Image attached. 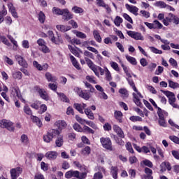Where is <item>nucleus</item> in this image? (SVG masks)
Masks as SVG:
<instances>
[{
	"label": "nucleus",
	"instance_id": "obj_1",
	"mask_svg": "<svg viewBox=\"0 0 179 179\" xmlns=\"http://www.w3.org/2000/svg\"><path fill=\"white\" fill-rule=\"evenodd\" d=\"M85 62H87V64L89 66V68H90V69L92 71H93V72L94 73L96 76H97L99 78L100 76V75L101 76H103V75H104V69H101V67H100L99 66H96L94 64V63H93V62H92V60H90L88 58H85Z\"/></svg>",
	"mask_w": 179,
	"mask_h": 179
},
{
	"label": "nucleus",
	"instance_id": "obj_2",
	"mask_svg": "<svg viewBox=\"0 0 179 179\" xmlns=\"http://www.w3.org/2000/svg\"><path fill=\"white\" fill-rule=\"evenodd\" d=\"M10 97L13 99V100H16V99H19V100H21L22 103H24L26 101L24 99H23V96H22V94L20 93V89H19V87L11 85L10 87Z\"/></svg>",
	"mask_w": 179,
	"mask_h": 179
},
{
	"label": "nucleus",
	"instance_id": "obj_3",
	"mask_svg": "<svg viewBox=\"0 0 179 179\" xmlns=\"http://www.w3.org/2000/svg\"><path fill=\"white\" fill-rule=\"evenodd\" d=\"M59 135H61V131L58 129H50L46 135L43 136V141L44 142H46V143H50L54 138H56Z\"/></svg>",
	"mask_w": 179,
	"mask_h": 179
},
{
	"label": "nucleus",
	"instance_id": "obj_4",
	"mask_svg": "<svg viewBox=\"0 0 179 179\" xmlns=\"http://www.w3.org/2000/svg\"><path fill=\"white\" fill-rule=\"evenodd\" d=\"M74 92L77 93V94L80 96L82 97V99H84V100H89L92 97V94L90 92H87L86 90H82V89L76 87L74 88Z\"/></svg>",
	"mask_w": 179,
	"mask_h": 179
},
{
	"label": "nucleus",
	"instance_id": "obj_5",
	"mask_svg": "<svg viewBox=\"0 0 179 179\" xmlns=\"http://www.w3.org/2000/svg\"><path fill=\"white\" fill-rule=\"evenodd\" d=\"M134 92H133L132 96L135 104H136L138 107H142V102H141V99H143L142 94L139 92L137 88H136V90H134Z\"/></svg>",
	"mask_w": 179,
	"mask_h": 179
},
{
	"label": "nucleus",
	"instance_id": "obj_6",
	"mask_svg": "<svg viewBox=\"0 0 179 179\" xmlns=\"http://www.w3.org/2000/svg\"><path fill=\"white\" fill-rule=\"evenodd\" d=\"M100 142L104 149H107V150H113V143H111V139H110V138L102 137L100 138Z\"/></svg>",
	"mask_w": 179,
	"mask_h": 179
},
{
	"label": "nucleus",
	"instance_id": "obj_7",
	"mask_svg": "<svg viewBox=\"0 0 179 179\" xmlns=\"http://www.w3.org/2000/svg\"><path fill=\"white\" fill-rule=\"evenodd\" d=\"M1 127L6 128L8 131H15V127H13V122L8 120H1Z\"/></svg>",
	"mask_w": 179,
	"mask_h": 179
},
{
	"label": "nucleus",
	"instance_id": "obj_8",
	"mask_svg": "<svg viewBox=\"0 0 179 179\" xmlns=\"http://www.w3.org/2000/svg\"><path fill=\"white\" fill-rule=\"evenodd\" d=\"M10 173L12 179H17V177H19L20 174L23 173V169H22L21 167L12 169H10Z\"/></svg>",
	"mask_w": 179,
	"mask_h": 179
},
{
	"label": "nucleus",
	"instance_id": "obj_9",
	"mask_svg": "<svg viewBox=\"0 0 179 179\" xmlns=\"http://www.w3.org/2000/svg\"><path fill=\"white\" fill-rule=\"evenodd\" d=\"M127 34L131 37V38H134V40H141L143 41L144 38L143 36H142V34L139 32H135L134 31H127Z\"/></svg>",
	"mask_w": 179,
	"mask_h": 179
},
{
	"label": "nucleus",
	"instance_id": "obj_10",
	"mask_svg": "<svg viewBox=\"0 0 179 179\" xmlns=\"http://www.w3.org/2000/svg\"><path fill=\"white\" fill-rule=\"evenodd\" d=\"M55 127H57V131H59L61 134V131H62V129H65L68 124H66V122H65V120H57L55 123Z\"/></svg>",
	"mask_w": 179,
	"mask_h": 179
},
{
	"label": "nucleus",
	"instance_id": "obj_11",
	"mask_svg": "<svg viewBox=\"0 0 179 179\" xmlns=\"http://www.w3.org/2000/svg\"><path fill=\"white\" fill-rule=\"evenodd\" d=\"M63 16L64 20H71V19H73V14L69 12L68 8L63 9V13L62 15Z\"/></svg>",
	"mask_w": 179,
	"mask_h": 179
},
{
	"label": "nucleus",
	"instance_id": "obj_12",
	"mask_svg": "<svg viewBox=\"0 0 179 179\" xmlns=\"http://www.w3.org/2000/svg\"><path fill=\"white\" fill-rule=\"evenodd\" d=\"M133 148H134V149H136V150H137L138 153H150V150L146 146H143L142 148H141L136 144H133Z\"/></svg>",
	"mask_w": 179,
	"mask_h": 179
},
{
	"label": "nucleus",
	"instance_id": "obj_13",
	"mask_svg": "<svg viewBox=\"0 0 179 179\" xmlns=\"http://www.w3.org/2000/svg\"><path fill=\"white\" fill-rule=\"evenodd\" d=\"M87 107V105L86 103H74L73 108L77 110V111L80 112V114H85V111L83 110H85Z\"/></svg>",
	"mask_w": 179,
	"mask_h": 179
},
{
	"label": "nucleus",
	"instance_id": "obj_14",
	"mask_svg": "<svg viewBox=\"0 0 179 179\" xmlns=\"http://www.w3.org/2000/svg\"><path fill=\"white\" fill-rule=\"evenodd\" d=\"M125 8L129 10V12L133 13V15H135V16H138V11L139 10V8H138V7L126 3Z\"/></svg>",
	"mask_w": 179,
	"mask_h": 179
},
{
	"label": "nucleus",
	"instance_id": "obj_15",
	"mask_svg": "<svg viewBox=\"0 0 179 179\" xmlns=\"http://www.w3.org/2000/svg\"><path fill=\"white\" fill-rule=\"evenodd\" d=\"M113 129L120 138H125V135L124 134V131H122V129H121V127H120L118 125L114 124L113 127Z\"/></svg>",
	"mask_w": 179,
	"mask_h": 179
},
{
	"label": "nucleus",
	"instance_id": "obj_16",
	"mask_svg": "<svg viewBox=\"0 0 179 179\" xmlns=\"http://www.w3.org/2000/svg\"><path fill=\"white\" fill-rule=\"evenodd\" d=\"M16 61H17L19 65L27 68V62L21 55H17L15 56Z\"/></svg>",
	"mask_w": 179,
	"mask_h": 179
},
{
	"label": "nucleus",
	"instance_id": "obj_17",
	"mask_svg": "<svg viewBox=\"0 0 179 179\" xmlns=\"http://www.w3.org/2000/svg\"><path fill=\"white\" fill-rule=\"evenodd\" d=\"M166 170L170 171L171 170V165L170 162H162L160 165V173H164Z\"/></svg>",
	"mask_w": 179,
	"mask_h": 179
},
{
	"label": "nucleus",
	"instance_id": "obj_18",
	"mask_svg": "<svg viewBox=\"0 0 179 179\" xmlns=\"http://www.w3.org/2000/svg\"><path fill=\"white\" fill-rule=\"evenodd\" d=\"M78 176H79V171H78L70 170L65 173V177L68 179L72 178V177H75L76 178Z\"/></svg>",
	"mask_w": 179,
	"mask_h": 179
},
{
	"label": "nucleus",
	"instance_id": "obj_19",
	"mask_svg": "<svg viewBox=\"0 0 179 179\" xmlns=\"http://www.w3.org/2000/svg\"><path fill=\"white\" fill-rule=\"evenodd\" d=\"M8 7L9 9V12H10L13 17H15V19H17L19 17L17 16L16 8H15V6H13V4L12 3H10L8 4Z\"/></svg>",
	"mask_w": 179,
	"mask_h": 179
},
{
	"label": "nucleus",
	"instance_id": "obj_20",
	"mask_svg": "<svg viewBox=\"0 0 179 179\" xmlns=\"http://www.w3.org/2000/svg\"><path fill=\"white\" fill-rule=\"evenodd\" d=\"M105 73V79L108 80V82H111L113 80V77L111 76V72L107 67L103 68V74Z\"/></svg>",
	"mask_w": 179,
	"mask_h": 179
},
{
	"label": "nucleus",
	"instance_id": "obj_21",
	"mask_svg": "<svg viewBox=\"0 0 179 179\" xmlns=\"http://www.w3.org/2000/svg\"><path fill=\"white\" fill-rule=\"evenodd\" d=\"M171 16H173V13H169L168 16L162 20V23L164 24V26H170V23L173 22V17Z\"/></svg>",
	"mask_w": 179,
	"mask_h": 179
},
{
	"label": "nucleus",
	"instance_id": "obj_22",
	"mask_svg": "<svg viewBox=\"0 0 179 179\" xmlns=\"http://www.w3.org/2000/svg\"><path fill=\"white\" fill-rule=\"evenodd\" d=\"M45 76L48 82L55 83V82H57V80H58V78L56 76H52V74H51V73H50V72H47L45 74Z\"/></svg>",
	"mask_w": 179,
	"mask_h": 179
},
{
	"label": "nucleus",
	"instance_id": "obj_23",
	"mask_svg": "<svg viewBox=\"0 0 179 179\" xmlns=\"http://www.w3.org/2000/svg\"><path fill=\"white\" fill-rule=\"evenodd\" d=\"M157 113L159 118L166 119L167 117H169V113L165 110H162L160 108H158Z\"/></svg>",
	"mask_w": 179,
	"mask_h": 179
},
{
	"label": "nucleus",
	"instance_id": "obj_24",
	"mask_svg": "<svg viewBox=\"0 0 179 179\" xmlns=\"http://www.w3.org/2000/svg\"><path fill=\"white\" fill-rule=\"evenodd\" d=\"M145 173L147 175H144L143 176V179H153V176H152L153 171H152V169H150L149 168H145Z\"/></svg>",
	"mask_w": 179,
	"mask_h": 179
},
{
	"label": "nucleus",
	"instance_id": "obj_25",
	"mask_svg": "<svg viewBox=\"0 0 179 179\" xmlns=\"http://www.w3.org/2000/svg\"><path fill=\"white\" fill-rule=\"evenodd\" d=\"M56 29L59 30V31L65 33V31H69V30H71V27L59 24L56 26Z\"/></svg>",
	"mask_w": 179,
	"mask_h": 179
},
{
	"label": "nucleus",
	"instance_id": "obj_26",
	"mask_svg": "<svg viewBox=\"0 0 179 179\" xmlns=\"http://www.w3.org/2000/svg\"><path fill=\"white\" fill-rule=\"evenodd\" d=\"M55 143L56 146H57L58 148H61V146L64 145V136L61 134L59 135L56 138Z\"/></svg>",
	"mask_w": 179,
	"mask_h": 179
},
{
	"label": "nucleus",
	"instance_id": "obj_27",
	"mask_svg": "<svg viewBox=\"0 0 179 179\" xmlns=\"http://www.w3.org/2000/svg\"><path fill=\"white\" fill-rule=\"evenodd\" d=\"M31 120H32L33 122H35L39 128H41L43 127V122H41V120L40 118L37 117L36 116L31 115Z\"/></svg>",
	"mask_w": 179,
	"mask_h": 179
},
{
	"label": "nucleus",
	"instance_id": "obj_28",
	"mask_svg": "<svg viewBox=\"0 0 179 179\" xmlns=\"http://www.w3.org/2000/svg\"><path fill=\"white\" fill-rule=\"evenodd\" d=\"M84 113L87 115V117L89 118V120H94V114H93V112H92L90 108H86Z\"/></svg>",
	"mask_w": 179,
	"mask_h": 179
},
{
	"label": "nucleus",
	"instance_id": "obj_29",
	"mask_svg": "<svg viewBox=\"0 0 179 179\" xmlns=\"http://www.w3.org/2000/svg\"><path fill=\"white\" fill-rule=\"evenodd\" d=\"M110 174L113 176V178L115 179L118 178V168L116 166H112L110 169Z\"/></svg>",
	"mask_w": 179,
	"mask_h": 179
},
{
	"label": "nucleus",
	"instance_id": "obj_30",
	"mask_svg": "<svg viewBox=\"0 0 179 179\" xmlns=\"http://www.w3.org/2000/svg\"><path fill=\"white\" fill-rule=\"evenodd\" d=\"M119 93L121 94V97L122 99H128V96H129V94L128 93V90L125 88H121L119 90Z\"/></svg>",
	"mask_w": 179,
	"mask_h": 179
},
{
	"label": "nucleus",
	"instance_id": "obj_31",
	"mask_svg": "<svg viewBox=\"0 0 179 179\" xmlns=\"http://www.w3.org/2000/svg\"><path fill=\"white\" fill-rule=\"evenodd\" d=\"M12 76L13 79H17V80H20L23 77V74L20 71H13L12 72Z\"/></svg>",
	"mask_w": 179,
	"mask_h": 179
},
{
	"label": "nucleus",
	"instance_id": "obj_32",
	"mask_svg": "<svg viewBox=\"0 0 179 179\" xmlns=\"http://www.w3.org/2000/svg\"><path fill=\"white\" fill-rule=\"evenodd\" d=\"M21 143L24 145V146L29 145V137L26 134H22L20 138Z\"/></svg>",
	"mask_w": 179,
	"mask_h": 179
},
{
	"label": "nucleus",
	"instance_id": "obj_33",
	"mask_svg": "<svg viewBox=\"0 0 179 179\" xmlns=\"http://www.w3.org/2000/svg\"><path fill=\"white\" fill-rule=\"evenodd\" d=\"M114 115L115 120H117L119 122H122V112L120 110H116L115 111Z\"/></svg>",
	"mask_w": 179,
	"mask_h": 179
},
{
	"label": "nucleus",
	"instance_id": "obj_34",
	"mask_svg": "<svg viewBox=\"0 0 179 179\" xmlns=\"http://www.w3.org/2000/svg\"><path fill=\"white\" fill-rule=\"evenodd\" d=\"M38 93L41 97V99H43V100H48V94H47V92L44 90V89H40L38 90Z\"/></svg>",
	"mask_w": 179,
	"mask_h": 179
},
{
	"label": "nucleus",
	"instance_id": "obj_35",
	"mask_svg": "<svg viewBox=\"0 0 179 179\" xmlns=\"http://www.w3.org/2000/svg\"><path fill=\"white\" fill-rule=\"evenodd\" d=\"M93 36L97 43H101V36H100L99 31L94 30L93 31Z\"/></svg>",
	"mask_w": 179,
	"mask_h": 179
},
{
	"label": "nucleus",
	"instance_id": "obj_36",
	"mask_svg": "<svg viewBox=\"0 0 179 179\" xmlns=\"http://www.w3.org/2000/svg\"><path fill=\"white\" fill-rule=\"evenodd\" d=\"M70 59H71L73 66H75V68H76V69H78V70L80 69L79 63L78 62V61H76V59L73 55H70Z\"/></svg>",
	"mask_w": 179,
	"mask_h": 179
},
{
	"label": "nucleus",
	"instance_id": "obj_37",
	"mask_svg": "<svg viewBox=\"0 0 179 179\" xmlns=\"http://www.w3.org/2000/svg\"><path fill=\"white\" fill-rule=\"evenodd\" d=\"M126 59L131 64V65H136L138 64V62H136V59L135 57L129 56V55H126Z\"/></svg>",
	"mask_w": 179,
	"mask_h": 179
},
{
	"label": "nucleus",
	"instance_id": "obj_38",
	"mask_svg": "<svg viewBox=\"0 0 179 179\" xmlns=\"http://www.w3.org/2000/svg\"><path fill=\"white\" fill-rule=\"evenodd\" d=\"M73 34H76V37H78V38H86L87 37L85 33L80 32L79 31L73 30Z\"/></svg>",
	"mask_w": 179,
	"mask_h": 179
},
{
	"label": "nucleus",
	"instance_id": "obj_39",
	"mask_svg": "<svg viewBox=\"0 0 179 179\" xmlns=\"http://www.w3.org/2000/svg\"><path fill=\"white\" fill-rule=\"evenodd\" d=\"M123 20L121 17L120 16H116L113 22L115 24V26H117V27H120V26H121V23H122Z\"/></svg>",
	"mask_w": 179,
	"mask_h": 179
},
{
	"label": "nucleus",
	"instance_id": "obj_40",
	"mask_svg": "<svg viewBox=\"0 0 179 179\" xmlns=\"http://www.w3.org/2000/svg\"><path fill=\"white\" fill-rule=\"evenodd\" d=\"M51 41L52 43H54V44H62V43H64V41H62V37L59 35L57 36V38H55V36L53 40Z\"/></svg>",
	"mask_w": 179,
	"mask_h": 179
},
{
	"label": "nucleus",
	"instance_id": "obj_41",
	"mask_svg": "<svg viewBox=\"0 0 179 179\" xmlns=\"http://www.w3.org/2000/svg\"><path fill=\"white\" fill-rule=\"evenodd\" d=\"M69 50H70L71 52H72V54H73V55H75L76 57H80V54H79V52L77 51V50L72 45H69Z\"/></svg>",
	"mask_w": 179,
	"mask_h": 179
},
{
	"label": "nucleus",
	"instance_id": "obj_42",
	"mask_svg": "<svg viewBox=\"0 0 179 179\" xmlns=\"http://www.w3.org/2000/svg\"><path fill=\"white\" fill-rule=\"evenodd\" d=\"M52 13L54 15H62V14L64 13V9L54 7L52 8Z\"/></svg>",
	"mask_w": 179,
	"mask_h": 179
},
{
	"label": "nucleus",
	"instance_id": "obj_43",
	"mask_svg": "<svg viewBox=\"0 0 179 179\" xmlns=\"http://www.w3.org/2000/svg\"><path fill=\"white\" fill-rule=\"evenodd\" d=\"M71 10L76 14H79V13H83V12H85V10H83V8H80V7H78V6H73L71 8Z\"/></svg>",
	"mask_w": 179,
	"mask_h": 179
},
{
	"label": "nucleus",
	"instance_id": "obj_44",
	"mask_svg": "<svg viewBox=\"0 0 179 179\" xmlns=\"http://www.w3.org/2000/svg\"><path fill=\"white\" fill-rule=\"evenodd\" d=\"M90 152H92V149L89 146H86L82 150V153L84 156H89Z\"/></svg>",
	"mask_w": 179,
	"mask_h": 179
},
{
	"label": "nucleus",
	"instance_id": "obj_45",
	"mask_svg": "<svg viewBox=\"0 0 179 179\" xmlns=\"http://www.w3.org/2000/svg\"><path fill=\"white\" fill-rule=\"evenodd\" d=\"M154 29H163V24L157 20H154L152 22Z\"/></svg>",
	"mask_w": 179,
	"mask_h": 179
},
{
	"label": "nucleus",
	"instance_id": "obj_46",
	"mask_svg": "<svg viewBox=\"0 0 179 179\" xmlns=\"http://www.w3.org/2000/svg\"><path fill=\"white\" fill-rule=\"evenodd\" d=\"M57 95L60 97V100L64 103H69V99L64 94V93L57 92Z\"/></svg>",
	"mask_w": 179,
	"mask_h": 179
},
{
	"label": "nucleus",
	"instance_id": "obj_47",
	"mask_svg": "<svg viewBox=\"0 0 179 179\" xmlns=\"http://www.w3.org/2000/svg\"><path fill=\"white\" fill-rule=\"evenodd\" d=\"M169 86L171 87V89H178L179 84L178 83H174L171 80H169Z\"/></svg>",
	"mask_w": 179,
	"mask_h": 179
},
{
	"label": "nucleus",
	"instance_id": "obj_48",
	"mask_svg": "<svg viewBox=\"0 0 179 179\" xmlns=\"http://www.w3.org/2000/svg\"><path fill=\"white\" fill-rule=\"evenodd\" d=\"M24 112L25 114H27V115H31V117L33 115V111H31V109L27 105L24 106Z\"/></svg>",
	"mask_w": 179,
	"mask_h": 179
},
{
	"label": "nucleus",
	"instance_id": "obj_49",
	"mask_svg": "<svg viewBox=\"0 0 179 179\" xmlns=\"http://www.w3.org/2000/svg\"><path fill=\"white\" fill-rule=\"evenodd\" d=\"M0 43H3V44H5L6 45H8V47H10V43H9V41L4 36H0Z\"/></svg>",
	"mask_w": 179,
	"mask_h": 179
},
{
	"label": "nucleus",
	"instance_id": "obj_50",
	"mask_svg": "<svg viewBox=\"0 0 179 179\" xmlns=\"http://www.w3.org/2000/svg\"><path fill=\"white\" fill-rule=\"evenodd\" d=\"M86 79L88 80V82L93 83L94 85L97 83V81H96V78L93 76H87Z\"/></svg>",
	"mask_w": 179,
	"mask_h": 179
},
{
	"label": "nucleus",
	"instance_id": "obj_51",
	"mask_svg": "<svg viewBox=\"0 0 179 179\" xmlns=\"http://www.w3.org/2000/svg\"><path fill=\"white\" fill-rule=\"evenodd\" d=\"M58 153L55 151H49L45 154V157H57Z\"/></svg>",
	"mask_w": 179,
	"mask_h": 179
},
{
	"label": "nucleus",
	"instance_id": "obj_52",
	"mask_svg": "<svg viewBox=\"0 0 179 179\" xmlns=\"http://www.w3.org/2000/svg\"><path fill=\"white\" fill-rule=\"evenodd\" d=\"M38 20L40 23H44L45 22V15L42 11L38 14Z\"/></svg>",
	"mask_w": 179,
	"mask_h": 179
},
{
	"label": "nucleus",
	"instance_id": "obj_53",
	"mask_svg": "<svg viewBox=\"0 0 179 179\" xmlns=\"http://www.w3.org/2000/svg\"><path fill=\"white\" fill-rule=\"evenodd\" d=\"M40 51H42L44 54H48L50 52V48L47 46V45H43L39 48Z\"/></svg>",
	"mask_w": 179,
	"mask_h": 179
},
{
	"label": "nucleus",
	"instance_id": "obj_54",
	"mask_svg": "<svg viewBox=\"0 0 179 179\" xmlns=\"http://www.w3.org/2000/svg\"><path fill=\"white\" fill-rule=\"evenodd\" d=\"M150 52H153L154 54H163V51L153 47V46H150L149 47Z\"/></svg>",
	"mask_w": 179,
	"mask_h": 179
},
{
	"label": "nucleus",
	"instance_id": "obj_55",
	"mask_svg": "<svg viewBox=\"0 0 179 179\" xmlns=\"http://www.w3.org/2000/svg\"><path fill=\"white\" fill-rule=\"evenodd\" d=\"M130 121L132 122H141L142 121V117L139 116H131L129 117Z\"/></svg>",
	"mask_w": 179,
	"mask_h": 179
},
{
	"label": "nucleus",
	"instance_id": "obj_56",
	"mask_svg": "<svg viewBox=\"0 0 179 179\" xmlns=\"http://www.w3.org/2000/svg\"><path fill=\"white\" fill-rule=\"evenodd\" d=\"M73 128L77 132H83V128H82V127H80L78 123H75L73 126Z\"/></svg>",
	"mask_w": 179,
	"mask_h": 179
},
{
	"label": "nucleus",
	"instance_id": "obj_57",
	"mask_svg": "<svg viewBox=\"0 0 179 179\" xmlns=\"http://www.w3.org/2000/svg\"><path fill=\"white\" fill-rule=\"evenodd\" d=\"M158 122L160 127H164V128H166V127H167V122H166V119H163L162 117L159 118Z\"/></svg>",
	"mask_w": 179,
	"mask_h": 179
},
{
	"label": "nucleus",
	"instance_id": "obj_58",
	"mask_svg": "<svg viewBox=\"0 0 179 179\" xmlns=\"http://www.w3.org/2000/svg\"><path fill=\"white\" fill-rule=\"evenodd\" d=\"M110 65L111 68H113V69H114V71H117V72H118V71H120V67H118V64H117V62H110Z\"/></svg>",
	"mask_w": 179,
	"mask_h": 179
},
{
	"label": "nucleus",
	"instance_id": "obj_59",
	"mask_svg": "<svg viewBox=\"0 0 179 179\" xmlns=\"http://www.w3.org/2000/svg\"><path fill=\"white\" fill-rule=\"evenodd\" d=\"M85 124H87V125H89V127H91V128H92L93 129H99V127H97V125H96V124H94V122L92 121L87 120Z\"/></svg>",
	"mask_w": 179,
	"mask_h": 179
},
{
	"label": "nucleus",
	"instance_id": "obj_60",
	"mask_svg": "<svg viewBox=\"0 0 179 179\" xmlns=\"http://www.w3.org/2000/svg\"><path fill=\"white\" fill-rule=\"evenodd\" d=\"M171 17H172V23H173V24H179L178 16H177L174 14H172Z\"/></svg>",
	"mask_w": 179,
	"mask_h": 179
},
{
	"label": "nucleus",
	"instance_id": "obj_61",
	"mask_svg": "<svg viewBox=\"0 0 179 179\" xmlns=\"http://www.w3.org/2000/svg\"><path fill=\"white\" fill-rule=\"evenodd\" d=\"M22 48H25L26 50L30 48V43L27 40L22 41Z\"/></svg>",
	"mask_w": 179,
	"mask_h": 179
},
{
	"label": "nucleus",
	"instance_id": "obj_62",
	"mask_svg": "<svg viewBox=\"0 0 179 179\" xmlns=\"http://www.w3.org/2000/svg\"><path fill=\"white\" fill-rule=\"evenodd\" d=\"M7 37L15 47H19V45H17V41H16V40H15V38H13L11 35H8Z\"/></svg>",
	"mask_w": 179,
	"mask_h": 179
},
{
	"label": "nucleus",
	"instance_id": "obj_63",
	"mask_svg": "<svg viewBox=\"0 0 179 179\" xmlns=\"http://www.w3.org/2000/svg\"><path fill=\"white\" fill-rule=\"evenodd\" d=\"M155 6H157L158 8H167V4L164 1H157L155 3Z\"/></svg>",
	"mask_w": 179,
	"mask_h": 179
},
{
	"label": "nucleus",
	"instance_id": "obj_64",
	"mask_svg": "<svg viewBox=\"0 0 179 179\" xmlns=\"http://www.w3.org/2000/svg\"><path fill=\"white\" fill-rule=\"evenodd\" d=\"M84 132H87V134H94V131L93 129H90V127L85 125L83 128Z\"/></svg>",
	"mask_w": 179,
	"mask_h": 179
}]
</instances>
